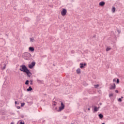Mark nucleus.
<instances>
[{"label": "nucleus", "mask_w": 124, "mask_h": 124, "mask_svg": "<svg viewBox=\"0 0 124 124\" xmlns=\"http://www.w3.org/2000/svg\"><path fill=\"white\" fill-rule=\"evenodd\" d=\"M21 68L19 69L20 71H22L23 72H26V71L28 70V68L25 65H22L20 66Z\"/></svg>", "instance_id": "nucleus-1"}, {"label": "nucleus", "mask_w": 124, "mask_h": 124, "mask_svg": "<svg viewBox=\"0 0 124 124\" xmlns=\"http://www.w3.org/2000/svg\"><path fill=\"white\" fill-rule=\"evenodd\" d=\"M63 109H64V105L63 104V103L61 102V106L59 107V109L58 111V112H61V111H62V110H63Z\"/></svg>", "instance_id": "nucleus-2"}, {"label": "nucleus", "mask_w": 124, "mask_h": 124, "mask_svg": "<svg viewBox=\"0 0 124 124\" xmlns=\"http://www.w3.org/2000/svg\"><path fill=\"white\" fill-rule=\"evenodd\" d=\"M66 13H67V11L65 9H62V11H61V15L62 16H65L66 15Z\"/></svg>", "instance_id": "nucleus-3"}, {"label": "nucleus", "mask_w": 124, "mask_h": 124, "mask_svg": "<svg viewBox=\"0 0 124 124\" xmlns=\"http://www.w3.org/2000/svg\"><path fill=\"white\" fill-rule=\"evenodd\" d=\"M35 62H32L31 64H29L28 65L29 68H30V69H32L33 66H35Z\"/></svg>", "instance_id": "nucleus-4"}, {"label": "nucleus", "mask_w": 124, "mask_h": 124, "mask_svg": "<svg viewBox=\"0 0 124 124\" xmlns=\"http://www.w3.org/2000/svg\"><path fill=\"white\" fill-rule=\"evenodd\" d=\"M25 73H26L28 77H29V78H30L31 76V75H32V74H31V71H30V70H29V69H28L26 71Z\"/></svg>", "instance_id": "nucleus-5"}, {"label": "nucleus", "mask_w": 124, "mask_h": 124, "mask_svg": "<svg viewBox=\"0 0 124 124\" xmlns=\"http://www.w3.org/2000/svg\"><path fill=\"white\" fill-rule=\"evenodd\" d=\"M110 85L109 90H115L116 89V84L115 83H113V85L112 84H110Z\"/></svg>", "instance_id": "nucleus-6"}, {"label": "nucleus", "mask_w": 124, "mask_h": 124, "mask_svg": "<svg viewBox=\"0 0 124 124\" xmlns=\"http://www.w3.org/2000/svg\"><path fill=\"white\" fill-rule=\"evenodd\" d=\"M80 68H85V66L87 65V63H80Z\"/></svg>", "instance_id": "nucleus-7"}, {"label": "nucleus", "mask_w": 124, "mask_h": 124, "mask_svg": "<svg viewBox=\"0 0 124 124\" xmlns=\"http://www.w3.org/2000/svg\"><path fill=\"white\" fill-rule=\"evenodd\" d=\"M99 108H100V107H98V108L94 106V109H93V112H97L99 110Z\"/></svg>", "instance_id": "nucleus-8"}, {"label": "nucleus", "mask_w": 124, "mask_h": 124, "mask_svg": "<svg viewBox=\"0 0 124 124\" xmlns=\"http://www.w3.org/2000/svg\"><path fill=\"white\" fill-rule=\"evenodd\" d=\"M24 55H25V56H27L28 58H31V54L28 52L25 53Z\"/></svg>", "instance_id": "nucleus-9"}, {"label": "nucleus", "mask_w": 124, "mask_h": 124, "mask_svg": "<svg viewBox=\"0 0 124 124\" xmlns=\"http://www.w3.org/2000/svg\"><path fill=\"white\" fill-rule=\"evenodd\" d=\"M100 6H104L105 5V3L104 1H101L99 3Z\"/></svg>", "instance_id": "nucleus-10"}, {"label": "nucleus", "mask_w": 124, "mask_h": 124, "mask_svg": "<svg viewBox=\"0 0 124 124\" xmlns=\"http://www.w3.org/2000/svg\"><path fill=\"white\" fill-rule=\"evenodd\" d=\"M29 51H31V52H34V48L33 47H30L29 48Z\"/></svg>", "instance_id": "nucleus-11"}, {"label": "nucleus", "mask_w": 124, "mask_h": 124, "mask_svg": "<svg viewBox=\"0 0 124 124\" xmlns=\"http://www.w3.org/2000/svg\"><path fill=\"white\" fill-rule=\"evenodd\" d=\"M99 87H100L99 84L94 85V88H95V89H99Z\"/></svg>", "instance_id": "nucleus-12"}, {"label": "nucleus", "mask_w": 124, "mask_h": 124, "mask_svg": "<svg viewBox=\"0 0 124 124\" xmlns=\"http://www.w3.org/2000/svg\"><path fill=\"white\" fill-rule=\"evenodd\" d=\"M77 73L78 74H80V73H81V69H80V68H78L77 70Z\"/></svg>", "instance_id": "nucleus-13"}, {"label": "nucleus", "mask_w": 124, "mask_h": 124, "mask_svg": "<svg viewBox=\"0 0 124 124\" xmlns=\"http://www.w3.org/2000/svg\"><path fill=\"white\" fill-rule=\"evenodd\" d=\"M32 91V88L30 86L28 89H27V92H31Z\"/></svg>", "instance_id": "nucleus-14"}, {"label": "nucleus", "mask_w": 124, "mask_h": 124, "mask_svg": "<svg viewBox=\"0 0 124 124\" xmlns=\"http://www.w3.org/2000/svg\"><path fill=\"white\" fill-rule=\"evenodd\" d=\"M115 11H116V8L114 7H113V8H112V12H113V13H115Z\"/></svg>", "instance_id": "nucleus-15"}, {"label": "nucleus", "mask_w": 124, "mask_h": 124, "mask_svg": "<svg viewBox=\"0 0 124 124\" xmlns=\"http://www.w3.org/2000/svg\"><path fill=\"white\" fill-rule=\"evenodd\" d=\"M99 118L100 119H103V115L102 114H99Z\"/></svg>", "instance_id": "nucleus-16"}, {"label": "nucleus", "mask_w": 124, "mask_h": 124, "mask_svg": "<svg viewBox=\"0 0 124 124\" xmlns=\"http://www.w3.org/2000/svg\"><path fill=\"white\" fill-rule=\"evenodd\" d=\"M30 41H31V42H34V41H35V40H34V38H31Z\"/></svg>", "instance_id": "nucleus-17"}, {"label": "nucleus", "mask_w": 124, "mask_h": 124, "mask_svg": "<svg viewBox=\"0 0 124 124\" xmlns=\"http://www.w3.org/2000/svg\"><path fill=\"white\" fill-rule=\"evenodd\" d=\"M6 67V64H4V66L2 68V70H4Z\"/></svg>", "instance_id": "nucleus-18"}, {"label": "nucleus", "mask_w": 124, "mask_h": 124, "mask_svg": "<svg viewBox=\"0 0 124 124\" xmlns=\"http://www.w3.org/2000/svg\"><path fill=\"white\" fill-rule=\"evenodd\" d=\"M110 49H111V48H110V47H107V48H106V51H107V52H108V51H110Z\"/></svg>", "instance_id": "nucleus-19"}, {"label": "nucleus", "mask_w": 124, "mask_h": 124, "mask_svg": "<svg viewBox=\"0 0 124 124\" xmlns=\"http://www.w3.org/2000/svg\"><path fill=\"white\" fill-rule=\"evenodd\" d=\"M29 80H26L25 82V85H29Z\"/></svg>", "instance_id": "nucleus-20"}, {"label": "nucleus", "mask_w": 124, "mask_h": 124, "mask_svg": "<svg viewBox=\"0 0 124 124\" xmlns=\"http://www.w3.org/2000/svg\"><path fill=\"white\" fill-rule=\"evenodd\" d=\"M116 83H117V84H119V83H120V79H119V78L117 79Z\"/></svg>", "instance_id": "nucleus-21"}, {"label": "nucleus", "mask_w": 124, "mask_h": 124, "mask_svg": "<svg viewBox=\"0 0 124 124\" xmlns=\"http://www.w3.org/2000/svg\"><path fill=\"white\" fill-rule=\"evenodd\" d=\"M113 95V93L109 94V97H112Z\"/></svg>", "instance_id": "nucleus-22"}, {"label": "nucleus", "mask_w": 124, "mask_h": 124, "mask_svg": "<svg viewBox=\"0 0 124 124\" xmlns=\"http://www.w3.org/2000/svg\"><path fill=\"white\" fill-rule=\"evenodd\" d=\"M25 103H22L21 105V107H23V106H24L25 105Z\"/></svg>", "instance_id": "nucleus-23"}, {"label": "nucleus", "mask_w": 124, "mask_h": 124, "mask_svg": "<svg viewBox=\"0 0 124 124\" xmlns=\"http://www.w3.org/2000/svg\"><path fill=\"white\" fill-rule=\"evenodd\" d=\"M118 101H119V102H122V98H119Z\"/></svg>", "instance_id": "nucleus-24"}, {"label": "nucleus", "mask_w": 124, "mask_h": 124, "mask_svg": "<svg viewBox=\"0 0 124 124\" xmlns=\"http://www.w3.org/2000/svg\"><path fill=\"white\" fill-rule=\"evenodd\" d=\"M37 82L38 83H42V81L39 79H37Z\"/></svg>", "instance_id": "nucleus-25"}, {"label": "nucleus", "mask_w": 124, "mask_h": 124, "mask_svg": "<svg viewBox=\"0 0 124 124\" xmlns=\"http://www.w3.org/2000/svg\"><path fill=\"white\" fill-rule=\"evenodd\" d=\"M87 110H88V108H84V111H85V112H87Z\"/></svg>", "instance_id": "nucleus-26"}, {"label": "nucleus", "mask_w": 124, "mask_h": 124, "mask_svg": "<svg viewBox=\"0 0 124 124\" xmlns=\"http://www.w3.org/2000/svg\"><path fill=\"white\" fill-rule=\"evenodd\" d=\"M30 82H31L30 84L32 85V80H30Z\"/></svg>", "instance_id": "nucleus-27"}, {"label": "nucleus", "mask_w": 124, "mask_h": 124, "mask_svg": "<svg viewBox=\"0 0 124 124\" xmlns=\"http://www.w3.org/2000/svg\"><path fill=\"white\" fill-rule=\"evenodd\" d=\"M87 110H88V111H90V110H91V108H87Z\"/></svg>", "instance_id": "nucleus-28"}, {"label": "nucleus", "mask_w": 124, "mask_h": 124, "mask_svg": "<svg viewBox=\"0 0 124 124\" xmlns=\"http://www.w3.org/2000/svg\"><path fill=\"white\" fill-rule=\"evenodd\" d=\"M115 93H119V91L115 90Z\"/></svg>", "instance_id": "nucleus-29"}, {"label": "nucleus", "mask_w": 124, "mask_h": 124, "mask_svg": "<svg viewBox=\"0 0 124 124\" xmlns=\"http://www.w3.org/2000/svg\"><path fill=\"white\" fill-rule=\"evenodd\" d=\"M117 31H118V33H121V31L117 30Z\"/></svg>", "instance_id": "nucleus-30"}, {"label": "nucleus", "mask_w": 124, "mask_h": 124, "mask_svg": "<svg viewBox=\"0 0 124 124\" xmlns=\"http://www.w3.org/2000/svg\"><path fill=\"white\" fill-rule=\"evenodd\" d=\"M71 53H72V54H74V50H72V51H71Z\"/></svg>", "instance_id": "nucleus-31"}, {"label": "nucleus", "mask_w": 124, "mask_h": 124, "mask_svg": "<svg viewBox=\"0 0 124 124\" xmlns=\"http://www.w3.org/2000/svg\"><path fill=\"white\" fill-rule=\"evenodd\" d=\"M113 82H116V79H115V78L113 79Z\"/></svg>", "instance_id": "nucleus-32"}, {"label": "nucleus", "mask_w": 124, "mask_h": 124, "mask_svg": "<svg viewBox=\"0 0 124 124\" xmlns=\"http://www.w3.org/2000/svg\"><path fill=\"white\" fill-rule=\"evenodd\" d=\"M15 103L16 105L17 104V101H15Z\"/></svg>", "instance_id": "nucleus-33"}, {"label": "nucleus", "mask_w": 124, "mask_h": 124, "mask_svg": "<svg viewBox=\"0 0 124 124\" xmlns=\"http://www.w3.org/2000/svg\"><path fill=\"white\" fill-rule=\"evenodd\" d=\"M20 107H17V109H20Z\"/></svg>", "instance_id": "nucleus-34"}, {"label": "nucleus", "mask_w": 124, "mask_h": 124, "mask_svg": "<svg viewBox=\"0 0 124 124\" xmlns=\"http://www.w3.org/2000/svg\"><path fill=\"white\" fill-rule=\"evenodd\" d=\"M11 124H14V123L13 122H12Z\"/></svg>", "instance_id": "nucleus-35"}, {"label": "nucleus", "mask_w": 124, "mask_h": 124, "mask_svg": "<svg viewBox=\"0 0 124 124\" xmlns=\"http://www.w3.org/2000/svg\"><path fill=\"white\" fill-rule=\"evenodd\" d=\"M121 98H124V97L122 96V97H121Z\"/></svg>", "instance_id": "nucleus-36"}, {"label": "nucleus", "mask_w": 124, "mask_h": 124, "mask_svg": "<svg viewBox=\"0 0 124 124\" xmlns=\"http://www.w3.org/2000/svg\"><path fill=\"white\" fill-rule=\"evenodd\" d=\"M102 124H106L105 123H102Z\"/></svg>", "instance_id": "nucleus-37"}, {"label": "nucleus", "mask_w": 124, "mask_h": 124, "mask_svg": "<svg viewBox=\"0 0 124 124\" xmlns=\"http://www.w3.org/2000/svg\"><path fill=\"white\" fill-rule=\"evenodd\" d=\"M93 37H94V36H93Z\"/></svg>", "instance_id": "nucleus-38"}]
</instances>
